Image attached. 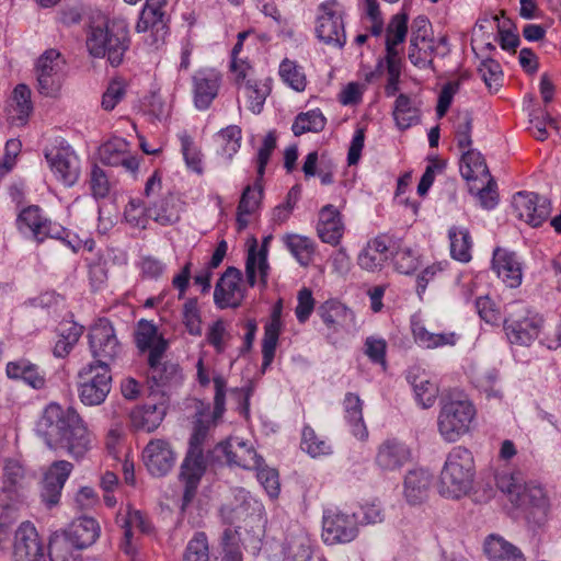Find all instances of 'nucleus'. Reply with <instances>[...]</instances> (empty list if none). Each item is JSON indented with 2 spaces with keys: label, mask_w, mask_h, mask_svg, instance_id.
<instances>
[{
  "label": "nucleus",
  "mask_w": 561,
  "mask_h": 561,
  "mask_svg": "<svg viewBox=\"0 0 561 561\" xmlns=\"http://www.w3.org/2000/svg\"><path fill=\"white\" fill-rule=\"evenodd\" d=\"M35 433L48 448L66 450L76 459L82 458L92 447V433L77 410L56 402L43 409Z\"/></svg>",
  "instance_id": "f257e3e1"
},
{
  "label": "nucleus",
  "mask_w": 561,
  "mask_h": 561,
  "mask_svg": "<svg viewBox=\"0 0 561 561\" xmlns=\"http://www.w3.org/2000/svg\"><path fill=\"white\" fill-rule=\"evenodd\" d=\"M477 410L461 392H449L439 402L437 431L447 443H456L471 431Z\"/></svg>",
  "instance_id": "f03ea898"
},
{
  "label": "nucleus",
  "mask_w": 561,
  "mask_h": 561,
  "mask_svg": "<svg viewBox=\"0 0 561 561\" xmlns=\"http://www.w3.org/2000/svg\"><path fill=\"white\" fill-rule=\"evenodd\" d=\"M476 466L472 453L463 447L451 448L442 469L438 492L447 499H460L472 489Z\"/></svg>",
  "instance_id": "7ed1b4c3"
},
{
  "label": "nucleus",
  "mask_w": 561,
  "mask_h": 561,
  "mask_svg": "<svg viewBox=\"0 0 561 561\" xmlns=\"http://www.w3.org/2000/svg\"><path fill=\"white\" fill-rule=\"evenodd\" d=\"M100 531V525L93 517L76 518L67 528L51 535L48 546L50 561H71V548L82 550L92 546Z\"/></svg>",
  "instance_id": "20e7f679"
},
{
  "label": "nucleus",
  "mask_w": 561,
  "mask_h": 561,
  "mask_svg": "<svg viewBox=\"0 0 561 561\" xmlns=\"http://www.w3.org/2000/svg\"><path fill=\"white\" fill-rule=\"evenodd\" d=\"M497 488L508 496L517 507L529 508V516L540 524L547 515V500L543 490L525 482L523 474L516 472H501L496 474Z\"/></svg>",
  "instance_id": "39448f33"
},
{
  "label": "nucleus",
  "mask_w": 561,
  "mask_h": 561,
  "mask_svg": "<svg viewBox=\"0 0 561 561\" xmlns=\"http://www.w3.org/2000/svg\"><path fill=\"white\" fill-rule=\"evenodd\" d=\"M128 43L127 28L114 23L92 26L87 36L90 55L95 58L106 57L112 66L122 64Z\"/></svg>",
  "instance_id": "423d86ee"
},
{
  "label": "nucleus",
  "mask_w": 561,
  "mask_h": 561,
  "mask_svg": "<svg viewBox=\"0 0 561 561\" xmlns=\"http://www.w3.org/2000/svg\"><path fill=\"white\" fill-rule=\"evenodd\" d=\"M112 389V373L107 364H87L77 375V392L85 407L101 405Z\"/></svg>",
  "instance_id": "0eeeda50"
},
{
  "label": "nucleus",
  "mask_w": 561,
  "mask_h": 561,
  "mask_svg": "<svg viewBox=\"0 0 561 561\" xmlns=\"http://www.w3.org/2000/svg\"><path fill=\"white\" fill-rule=\"evenodd\" d=\"M169 0H147L136 24V32L150 47L159 48L164 44L169 32L167 7Z\"/></svg>",
  "instance_id": "6e6552de"
},
{
  "label": "nucleus",
  "mask_w": 561,
  "mask_h": 561,
  "mask_svg": "<svg viewBox=\"0 0 561 561\" xmlns=\"http://www.w3.org/2000/svg\"><path fill=\"white\" fill-rule=\"evenodd\" d=\"M162 187L161 176L156 171L147 181L145 195L147 197V216L161 226H171L181 218L182 203L173 194H167L158 199L152 198Z\"/></svg>",
  "instance_id": "1a4fd4ad"
},
{
  "label": "nucleus",
  "mask_w": 561,
  "mask_h": 561,
  "mask_svg": "<svg viewBox=\"0 0 561 561\" xmlns=\"http://www.w3.org/2000/svg\"><path fill=\"white\" fill-rule=\"evenodd\" d=\"M66 61L56 49L46 50L35 66L37 91L44 96H56L65 79Z\"/></svg>",
  "instance_id": "9d476101"
},
{
  "label": "nucleus",
  "mask_w": 561,
  "mask_h": 561,
  "mask_svg": "<svg viewBox=\"0 0 561 561\" xmlns=\"http://www.w3.org/2000/svg\"><path fill=\"white\" fill-rule=\"evenodd\" d=\"M317 36L325 44L343 47L346 41L343 8L336 0H328L320 4L316 26Z\"/></svg>",
  "instance_id": "9b49d317"
},
{
  "label": "nucleus",
  "mask_w": 561,
  "mask_h": 561,
  "mask_svg": "<svg viewBox=\"0 0 561 561\" xmlns=\"http://www.w3.org/2000/svg\"><path fill=\"white\" fill-rule=\"evenodd\" d=\"M90 350L94 362L91 364H110L122 353L121 343L117 340L115 330L106 319H100L90 330Z\"/></svg>",
  "instance_id": "f8f14e48"
},
{
  "label": "nucleus",
  "mask_w": 561,
  "mask_h": 561,
  "mask_svg": "<svg viewBox=\"0 0 561 561\" xmlns=\"http://www.w3.org/2000/svg\"><path fill=\"white\" fill-rule=\"evenodd\" d=\"M116 524L123 530V539L121 549L127 556H134L137 550L136 541L134 538V530L137 529L141 534H150L152 525L148 518L138 510L127 506L121 510L116 515Z\"/></svg>",
  "instance_id": "ddd939ff"
},
{
  "label": "nucleus",
  "mask_w": 561,
  "mask_h": 561,
  "mask_svg": "<svg viewBox=\"0 0 561 561\" xmlns=\"http://www.w3.org/2000/svg\"><path fill=\"white\" fill-rule=\"evenodd\" d=\"M513 207L517 217L533 227L540 226L550 214L547 198L533 192H518L513 197Z\"/></svg>",
  "instance_id": "4468645a"
},
{
  "label": "nucleus",
  "mask_w": 561,
  "mask_h": 561,
  "mask_svg": "<svg viewBox=\"0 0 561 561\" xmlns=\"http://www.w3.org/2000/svg\"><path fill=\"white\" fill-rule=\"evenodd\" d=\"M43 558L44 547L36 528L30 522L22 523L14 534L13 560L43 561Z\"/></svg>",
  "instance_id": "2eb2a0df"
},
{
  "label": "nucleus",
  "mask_w": 561,
  "mask_h": 561,
  "mask_svg": "<svg viewBox=\"0 0 561 561\" xmlns=\"http://www.w3.org/2000/svg\"><path fill=\"white\" fill-rule=\"evenodd\" d=\"M72 469L73 465L71 462L57 460L54 461L45 472L42 482L41 497L47 507L50 508L59 503L61 491Z\"/></svg>",
  "instance_id": "dca6fc26"
},
{
  "label": "nucleus",
  "mask_w": 561,
  "mask_h": 561,
  "mask_svg": "<svg viewBox=\"0 0 561 561\" xmlns=\"http://www.w3.org/2000/svg\"><path fill=\"white\" fill-rule=\"evenodd\" d=\"M242 274L236 267H228L215 286L214 301L220 309L237 308L243 300L240 286Z\"/></svg>",
  "instance_id": "f3484780"
},
{
  "label": "nucleus",
  "mask_w": 561,
  "mask_h": 561,
  "mask_svg": "<svg viewBox=\"0 0 561 561\" xmlns=\"http://www.w3.org/2000/svg\"><path fill=\"white\" fill-rule=\"evenodd\" d=\"M148 471L156 477L165 476L175 463V453L168 440L151 439L142 451Z\"/></svg>",
  "instance_id": "a211bd4d"
},
{
  "label": "nucleus",
  "mask_w": 561,
  "mask_h": 561,
  "mask_svg": "<svg viewBox=\"0 0 561 561\" xmlns=\"http://www.w3.org/2000/svg\"><path fill=\"white\" fill-rule=\"evenodd\" d=\"M53 172L65 185H73L80 174V163L76 153L69 147H55L45 153Z\"/></svg>",
  "instance_id": "6ab92c4d"
},
{
  "label": "nucleus",
  "mask_w": 561,
  "mask_h": 561,
  "mask_svg": "<svg viewBox=\"0 0 561 561\" xmlns=\"http://www.w3.org/2000/svg\"><path fill=\"white\" fill-rule=\"evenodd\" d=\"M165 351L161 343L153 352L148 354L147 379L153 387H164L181 379L180 366L172 362L163 360Z\"/></svg>",
  "instance_id": "aec40b11"
},
{
  "label": "nucleus",
  "mask_w": 561,
  "mask_h": 561,
  "mask_svg": "<svg viewBox=\"0 0 561 561\" xmlns=\"http://www.w3.org/2000/svg\"><path fill=\"white\" fill-rule=\"evenodd\" d=\"M20 229H28L37 241L46 238L61 239L64 229L42 216L41 208L28 206L19 215Z\"/></svg>",
  "instance_id": "412c9836"
},
{
  "label": "nucleus",
  "mask_w": 561,
  "mask_h": 561,
  "mask_svg": "<svg viewBox=\"0 0 561 561\" xmlns=\"http://www.w3.org/2000/svg\"><path fill=\"white\" fill-rule=\"evenodd\" d=\"M217 448L225 454L230 466L253 470L263 462V459L256 454L253 446L239 437H230L226 442L220 443Z\"/></svg>",
  "instance_id": "4be33fe9"
},
{
  "label": "nucleus",
  "mask_w": 561,
  "mask_h": 561,
  "mask_svg": "<svg viewBox=\"0 0 561 561\" xmlns=\"http://www.w3.org/2000/svg\"><path fill=\"white\" fill-rule=\"evenodd\" d=\"M492 270L506 286L516 288L522 284L523 267L517 254L507 249L496 248L493 251Z\"/></svg>",
  "instance_id": "5701e85b"
},
{
  "label": "nucleus",
  "mask_w": 561,
  "mask_h": 561,
  "mask_svg": "<svg viewBox=\"0 0 561 561\" xmlns=\"http://www.w3.org/2000/svg\"><path fill=\"white\" fill-rule=\"evenodd\" d=\"M194 104L198 110H206L218 94L221 76L214 69L198 70L192 78Z\"/></svg>",
  "instance_id": "b1692460"
},
{
  "label": "nucleus",
  "mask_w": 561,
  "mask_h": 561,
  "mask_svg": "<svg viewBox=\"0 0 561 561\" xmlns=\"http://www.w3.org/2000/svg\"><path fill=\"white\" fill-rule=\"evenodd\" d=\"M323 539L328 543H345L357 536L356 522L353 516L333 513L324 516Z\"/></svg>",
  "instance_id": "393cba45"
},
{
  "label": "nucleus",
  "mask_w": 561,
  "mask_h": 561,
  "mask_svg": "<svg viewBox=\"0 0 561 561\" xmlns=\"http://www.w3.org/2000/svg\"><path fill=\"white\" fill-rule=\"evenodd\" d=\"M410 460V448L396 438H389L382 442L375 457L377 467L382 471L400 470Z\"/></svg>",
  "instance_id": "a878e982"
},
{
  "label": "nucleus",
  "mask_w": 561,
  "mask_h": 561,
  "mask_svg": "<svg viewBox=\"0 0 561 561\" xmlns=\"http://www.w3.org/2000/svg\"><path fill=\"white\" fill-rule=\"evenodd\" d=\"M506 335L512 343L528 345L540 332V320L536 317L511 314L504 320Z\"/></svg>",
  "instance_id": "bb28decb"
},
{
  "label": "nucleus",
  "mask_w": 561,
  "mask_h": 561,
  "mask_svg": "<svg viewBox=\"0 0 561 561\" xmlns=\"http://www.w3.org/2000/svg\"><path fill=\"white\" fill-rule=\"evenodd\" d=\"M99 157L106 165H123L126 170L135 172L138 169V160L128 152V142L123 138H112L99 148Z\"/></svg>",
  "instance_id": "cd10ccee"
},
{
  "label": "nucleus",
  "mask_w": 561,
  "mask_h": 561,
  "mask_svg": "<svg viewBox=\"0 0 561 561\" xmlns=\"http://www.w3.org/2000/svg\"><path fill=\"white\" fill-rule=\"evenodd\" d=\"M411 385L415 401L423 409L432 408L437 399L439 388L433 378L420 368H412L407 376Z\"/></svg>",
  "instance_id": "c85d7f7f"
},
{
  "label": "nucleus",
  "mask_w": 561,
  "mask_h": 561,
  "mask_svg": "<svg viewBox=\"0 0 561 561\" xmlns=\"http://www.w3.org/2000/svg\"><path fill=\"white\" fill-rule=\"evenodd\" d=\"M317 232L325 243L331 245L340 243L344 233V225L340 211L333 205L329 204L320 209Z\"/></svg>",
  "instance_id": "c756f323"
},
{
  "label": "nucleus",
  "mask_w": 561,
  "mask_h": 561,
  "mask_svg": "<svg viewBox=\"0 0 561 561\" xmlns=\"http://www.w3.org/2000/svg\"><path fill=\"white\" fill-rule=\"evenodd\" d=\"M165 413L164 403H146L130 412V425L137 432L151 433L160 426Z\"/></svg>",
  "instance_id": "7c9ffc66"
},
{
  "label": "nucleus",
  "mask_w": 561,
  "mask_h": 561,
  "mask_svg": "<svg viewBox=\"0 0 561 561\" xmlns=\"http://www.w3.org/2000/svg\"><path fill=\"white\" fill-rule=\"evenodd\" d=\"M280 314L282 304L278 302L272 311L271 320L264 327V336L262 340L263 369L267 368L275 357V351L282 329Z\"/></svg>",
  "instance_id": "2f4dec72"
},
{
  "label": "nucleus",
  "mask_w": 561,
  "mask_h": 561,
  "mask_svg": "<svg viewBox=\"0 0 561 561\" xmlns=\"http://www.w3.org/2000/svg\"><path fill=\"white\" fill-rule=\"evenodd\" d=\"M25 488V470L20 462L8 460L3 468L1 499L15 502Z\"/></svg>",
  "instance_id": "473e14b6"
},
{
  "label": "nucleus",
  "mask_w": 561,
  "mask_h": 561,
  "mask_svg": "<svg viewBox=\"0 0 561 561\" xmlns=\"http://www.w3.org/2000/svg\"><path fill=\"white\" fill-rule=\"evenodd\" d=\"M32 110L31 90L25 84L16 85L7 107L9 122L18 126L25 125Z\"/></svg>",
  "instance_id": "72a5a7b5"
},
{
  "label": "nucleus",
  "mask_w": 561,
  "mask_h": 561,
  "mask_svg": "<svg viewBox=\"0 0 561 561\" xmlns=\"http://www.w3.org/2000/svg\"><path fill=\"white\" fill-rule=\"evenodd\" d=\"M7 375L10 379H22L34 389L39 390L46 386L45 374L37 365L24 358L8 363Z\"/></svg>",
  "instance_id": "f704fd0d"
},
{
  "label": "nucleus",
  "mask_w": 561,
  "mask_h": 561,
  "mask_svg": "<svg viewBox=\"0 0 561 561\" xmlns=\"http://www.w3.org/2000/svg\"><path fill=\"white\" fill-rule=\"evenodd\" d=\"M431 474L423 469L410 470L404 479V496L410 504L422 503L428 494Z\"/></svg>",
  "instance_id": "c9c22d12"
},
{
  "label": "nucleus",
  "mask_w": 561,
  "mask_h": 561,
  "mask_svg": "<svg viewBox=\"0 0 561 561\" xmlns=\"http://www.w3.org/2000/svg\"><path fill=\"white\" fill-rule=\"evenodd\" d=\"M484 552L490 561H525L520 549L496 535L485 539Z\"/></svg>",
  "instance_id": "e433bc0d"
},
{
  "label": "nucleus",
  "mask_w": 561,
  "mask_h": 561,
  "mask_svg": "<svg viewBox=\"0 0 561 561\" xmlns=\"http://www.w3.org/2000/svg\"><path fill=\"white\" fill-rule=\"evenodd\" d=\"M318 312L323 322L334 330L353 323L355 318L354 312L337 300L323 302Z\"/></svg>",
  "instance_id": "4c0bfd02"
},
{
  "label": "nucleus",
  "mask_w": 561,
  "mask_h": 561,
  "mask_svg": "<svg viewBox=\"0 0 561 561\" xmlns=\"http://www.w3.org/2000/svg\"><path fill=\"white\" fill-rule=\"evenodd\" d=\"M389 248L383 238H375L358 255V265L366 271H375L388 259Z\"/></svg>",
  "instance_id": "58836bf2"
},
{
  "label": "nucleus",
  "mask_w": 561,
  "mask_h": 561,
  "mask_svg": "<svg viewBox=\"0 0 561 561\" xmlns=\"http://www.w3.org/2000/svg\"><path fill=\"white\" fill-rule=\"evenodd\" d=\"M392 115L396 125L402 130L410 128L420 121V110L415 105L414 100L403 93L398 95Z\"/></svg>",
  "instance_id": "ea45409f"
},
{
  "label": "nucleus",
  "mask_w": 561,
  "mask_h": 561,
  "mask_svg": "<svg viewBox=\"0 0 561 561\" xmlns=\"http://www.w3.org/2000/svg\"><path fill=\"white\" fill-rule=\"evenodd\" d=\"M135 339L140 352H153L161 343L163 344V351L168 348V342L158 334L157 327L145 319L138 322Z\"/></svg>",
  "instance_id": "a19ab883"
},
{
  "label": "nucleus",
  "mask_w": 561,
  "mask_h": 561,
  "mask_svg": "<svg viewBox=\"0 0 561 561\" xmlns=\"http://www.w3.org/2000/svg\"><path fill=\"white\" fill-rule=\"evenodd\" d=\"M461 175L466 180H478L489 178L490 172L482 154L474 149L462 150L461 154Z\"/></svg>",
  "instance_id": "79ce46f5"
},
{
  "label": "nucleus",
  "mask_w": 561,
  "mask_h": 561,
  "mask_svg": "<svg viewBox=\"0 0 561 561\" xmlns=\"http://www.w3.org/2000/svg\"><path fill=\"white\" fill-rule=\"evenodd\" d=\"M256 271H259L261 283L265 286L268 271L266 250L261 249L256 252L255 245H253L249 250L245 263L247 280L251 287L256 283Z\"/></svg>",
  "instance_id": "37998d69"
},
{
  "label": "nucleus",
  "mask_w": 561,
  "mask_h": 561,
  "mask_svg": "<svg viewBox=\"0 0 561 561\" xmlns=\"http://www.w3.org/2000/svg\"><path fill=\"white\" fill-rule=\"evenodd\" d=\"M345 419L353 427V434L363 438L367 435L366 427L363 422L362 401L355 393L348 392L344 399Z\"/></svg>",
  "instance_id": "c03bdc74"
},
{
  "label": "nucleus",
  "mask_w": 561,
  "mask_h": 561,
  "mask_svg": "<svg viewBox=\"0 0 561 561\" xmlns=\"http://www.w3.org/2000/svg\"><path fill=\"white\" fill-rule=\"evenodd\" d=\"M206 471L204 453L188 449L181 465L180 477L182 480L201 481Z\"/></svg>",
  "instance_id": "a18cd8bd"
},
{
  "label": "nucleus",
  "mask_w": 561,
  "mask_h": 561,
  "mask_svg": "<svg viewBox=\"0 0 561 561\" xmlns=\"http://www.w3.org/2000/svg\"><path fill=\"white\" fill-rule=\"evenodd\" d=\"M327 119L319 110L308 111L297 115L291 130L295 136H300L305 133H319L325 126Z\"/></svg>",
  "instance_id": "49530a36"
},
{
  "label": "nucleus",
  "mask_w": 561,
  "mask_h": 561,
  "mask_svg": "<svg viewBox=\"0 0 561 561\" xmlns=\"http://www.w3.org/2000/svg\"><path fill=\"white\" fill-rule=\"evenodd\" d=\"M285 243L301 265H309L314 252V243L311 239L299 234H289L285 238Z\"/></svg>",
  "instance_id": "de8ad7c7"
},
{
  "label": "nucleus",
  "mask_w": 561,
  "mask_h": 561,
  "mask_svg": "<svg viewBox=\"0 0 561 561\" xmlns=\"http://www.w3.org/2000/svg\"><path fill=\"white\" fill-rule=\"evenodd\" d=\"M282 80L297 92H302L307 87V78L302 68L294 60L284 59L279 65Z\"/></svg>",
  "instance_id": "09e8293b"
},
{
  "label": "nucleus",
  "mask_w": 561,
  "mask_h": 561,
  "mask_svg": "<svg viewBox=\"0 0 561 561\" xmlns=\"http://www.w3.org/2000/svg\"><path fill=\"white\" fill-rule=\"evenodd\" d=\"M413 335L416 343L426 348H435L445 345H455L456 343L455 333H432L422 325H415L413 328Z\"/></svg>",
  "instance_id": "8fccbe9b"
},
{
  "label": "nucleus",
  "mask_w": 561,
  "mask_h": 561,
  "mask_svg": "<svg viewBox=\"0 0 561 561\" xmlns=\"http://www.w3.org/2000/svg\"><path fill=\"white\" fill-rule=\"evenodd\" d=\"M408 15L398 13L392 16L386 31V48H397L405 41L408 33Z\"/></svg>",
  "instance_id": "3c124183"
},
{
  "label": "nucleus",
  "mask_w": 561,
  "mask_h": 561,
  "mask_svg": "<svg viewBox=\"0 0 561 561\" xmlns=\"http://www.w3.org/2000/svg\"><path fill=\"white\" fill-rule=\"evenodd\" d=\"M451 256L460 262L471 259V241L468 231L451 229L449 231Z\"/></svg>",
  "instance_id": "603ef678"
},
{
  "label": "nucleus",
  "mask_w": 561,
  "mask_h": 561,
  "mask_svg": "<svg viewBox=\"0 0 561 561\" xmlns=\"http://www.w3.org/2000/svg\"><path fill=\"white\" fill-rule=\"evenodd\" d=\"M472 116L469 112L458 113L455 121V140L457 147L462 151L470 148L472 144Z\"/></svg>",
  "instance_id": "864d4df0"
},
{
  "label": "nucleus",
  "mask_w": 561,
  "mask_h": 561,
  "mask_svg": "<svg viewBox=\"0 0 561 561\" xmlns=\"http://www.w3.org/2000/svg\"><path fill=\"white\" fill-rule=\"evenodd\" d=\"M180 140L181 150L187 168L197 174H203L202 152L194 144L192 137L187 134H183L180 136Z\"/></svg>",
  "instance_id": "5fc2aeb1"
},
{
  "label": "nucleus",
  "mask_w": 561,
  "mask_h": 561,
  "mask_svg": "<svg viewBox=\"0 0 561 561\" xmlns=\"http://www.w3.org/2000/svg\"><path fill=\"white\" fill-rule=\"evenodd\" d=\"M479 75L490 90L497 91L502 85L503 71L501 65L491 58L483 60L479 68Z\"/></svg>",
  "instance_id": "6e6d98bb"
},
{
  "label": "nucleus",
  "mask_w": 561,
  "mask_h": 561,
  "mask_svg": "<svg viewBox=\"0 0 561 561\" xmlns=\"http://www.w3.org/2000/svg\"><path fill=\"white\" fill-rule=\"evenodd\" d=\"M89 186L92 196L95 199H100L108 196L112 183L106 172L99 165L94 164L90 172Z\"/></svg>",
  "instance_id": "4d7b16f0"
},
{
  "label": "nucleus",
  "mask_w": 561,
  "mask_h": 561,
  "mask_svg": "<svg viewBox=\"0 0 561 561\" xmlns=\"http://www.w3.org/2000/svg\"><path fill=\"white\" fill-rule=\"evenodd\" d=\"M183 561H209L208 541L204 533H197L187 543Z\"/></svg>",
  "instance_id": "13d9d810"
},
{
  "label": "nucleus",
  "mask_w": 561,
  "mask_h": 561,
  "mask_svg": "<svg viewBox=\"0 0 561 561\" xmlns=\"http://www.w3.org/2000/svg\"><path fill=\"white\" fill-rule=\"evenodd\" d=\"M183 323L191 335L202 334V320L196 298H190L183 305Z\"/></svg>",
  "instance_id": "bf43d9fd"
},
{
  "label": "nucleus",
  "mask_w": 561,
  "mask_h": 561,
  "mask_svg": "<svg viewBox=\"0 0 561 561\" xmlns=\"http://www.w3.org/2000/svg\"><path fill=\"white\" fill-rule=\"evenodd\" d=\"M301 448L306 450L311 457L328 455L330 453V445L318 437L314 431L306 426L302 431Z\"/></svg>",
  "instance_id": "052dcab7"
},
{
  "label": "nucleus",
  "mask_w": 561,
  "mask_h": 561,
  "mask_svg": "<svg viewBox=\"0 0 561 561\" xmlns=\"http://www.w3.org/2000/svg\"><path fill=\"white\" fill-rule=\"evenodd\" d=\"M394 267L402 274H411L419 266V256L411 248L400 247L393 255Z\"/></svg>",
  "instance_id": "680f3d73"
},
{
  "label": "nucleus",
  "mask_w": 561,
  "mask_h": 561,
  "mask_svg": "<svg viewBox=\"0 0 561 561\" xmlns=\"http://www.w3.org/2000/svg\"><path fill=\"white\" fill-rule=\"evenodd\" d=\"M124 215L128 224H130L133 227L141 229L147 228V224L150 219L147 216V204L144 205L140 199L129 201L125 208Z\"/></svg>",
  "instance_id": "e2e57ef3"
},
{
  "label": "nucleus",
  "mask_w": 561,
  "mask_h": 561,
  "mask_svg": "<svg viewBox=\"0 0 561 561\" xmlns=\"http://www.w3.org/2000/svg\"><path fill=\"white\" fill-rule=\"evenodd\" d=\"M230 339V334L226 329L225 322L219 319L215 321L210 327L206 334L207 342L214 346L218 354L225 352L227 346V341Z\"/></svg>",
  "instance_id": "0e129e2a"
},
{
  "label": "nucleus",
  "mask_w": 561,
  "mask_h": 561,
  "mask_svg": "<svg viewBox=\"0 0 561 561\" xmlns=\"http://www.w3.org/2000/svg\"><path fill=\"white\" fill-rule=\"evenodd\" d=\"M253 470L257 471V480L263 485L267 494L271 497H277L279 493L278 472L273 468L263 466V462L260 463L259 468H254Z\"/></svg>",
  "instance_id": "69168bd1"
},
{
  "label": "nucleus",
  "mask_w": 561,
  "mask_h": 561,
  "mask_svg": "<svg viewBox=\"0 0 561 561\" xmlns=\"http://www.w3.org/2000/svg\"><path fill=\"white\" fill-rule=\"evenodd\" d=\"M210 423L202 417L194 422L193 432L188 442V449L204 453V447L209 438Z\"/></svg>",
  "instance_id": "338daca9"
},
{
  "label": "nucleus",
  "mask_w": 561,
  "mask_h": 561,
  "mask_svg": "<svg viewBox=\"0 0 561 561\" xmlns=\"http://www.w3.org/2000/svg\"><path fill=\"white\" fill-rule=\"evenodd\" d=\"M245 90L250 100L251 111L253 113H260L268 93V89L255 80L248 79L245 82Z\"/></svg>",
  "instance_id": "774afa93"
}]
</instances>
